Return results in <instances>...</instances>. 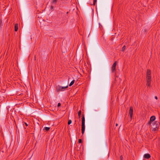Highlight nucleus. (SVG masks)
<instances>
[{
  "mask_svg": "<svg viewBox=\"0 0 160 160\" xmlns=\"http://www.w3.org/2000/svg\"><path fill=\"white\" fill-rule=\"evenodd\" d=\"M50 129V128L48 127H45L44 128V130H46V131H48Z\"/></svg>",
  "mask_w": 160,
  "mask_h": 160,
  "instance_id": "nucleus-16",
  "label": "nucleus"
},
{
  "mask_svg": "<svg viewBox=\"0 0 160 160\" xmlns=\"http://www.w3.org/2000/svg\"><path fill=\"white\" fill-rule=\"evenodd\" d=\"M52 3L53 4H55L57 2V0H52Z\"/></svg>",
  "mask_w": 160,
  "mask_h": 160,
  "instance_id": "nucleus-14",
  "label": "nucleus"
},
{
  "mask_svg": "<svg viewBox=\"0 0 160 160\" xmlns=\"http://www.w3.org/2000/svg\"><path fill=\"white\" fill-rule=\"evenodd\" d=\"M147 81H151V76H147Z\"/></svg>",
  "mask_w": 160,
  "mask_h": 160,
  "instance_id": "nucleus-9",
  "label": "nucleus"
},
{
  "mask_svg": "<svg viewBox=\"0 0 160 160\" xmlns=\"http://www.w3.org/2000/svg\"><path fill=\"white\" fill-rule=\"evenodd\" d=\"M18 29V24H16L15 25V31H17Z\"/></svg>",
  "mask_w": 160,
  "mask_h": 160,
  "instance_id": "nucleus-12",
  "label": "nucleus"
},
{
  "mask_svg": "<svg viewBox=\"0 0 160 160\" xmlns=\"http://www.w3.org/2000/svg\"><path fill=\"white\" fill-rule=\"evenodd\" d=\"M151 71L149 69H148L147 71V76H151Z\"/></svg>",
  "mask_w": 160,
  "mask_h": 160,
  "instance_id": "nucleus-8",
  "label": "nucleus"
},
{
  "mask_svg": "<svg viewBox=\"0 0 160 160\" xmlns=\"http://www.w3.org/2000/svg\"><path fill=\"white\" fill-rule=\"evenodd\" d=\"M117 65V61H115L113 64L112 68V72H114L116 71V67Z\"/></svg>",
  "mask_w": 160,
  "mask_h": 160,
  "instance_id": "nucleus-3",
  "label": "nucleus"
},
{
  "mask_svg": "<svg viewBox=\"0 0 160 160\" xmlns=\"http://www.w3.org/2000/svg\"><path fill=\"white\" fill-rule=\"evenodd\" d=\"M120 159H121V160H122V156H120Z\"/></svg>",
  "mask_w": 160,
  "mask_h": 160,
  "instance_id": "nucleus-23",
  "label": "nucleus"
},
{
  "mask_svg": "<svg viewBox=\"0 0 160 160\" xmlns=\"http://www.w3.org/2000/svg\"><path fill=\"white\" fill-rule=\"evenodd\" d=\"M84 132L82 131V134L83 135L84 133Z\"/></svg>",
  "mask_w": 160,
  "mask_h": 160,
  "instance_id": "nucleus-25",
  "label": "nucleus"
},
{
  "mask_svg": "<svg viewBox=\"0 0 160 160\" xmlns=\"http://www.w3.org/2000/svg\"><path fill=\"white\" fill-rule=\"evenodd\" d=\"M152 125H151V126H152V128H153V129H154L155 130H157L158 129V122H153L152 123Z\"/></svg>",
  "mask_w": 160,
  "mask_h": 160,
  "instance_id": "nucleus-2",
  "label": "nucleus"
},
{
  "mask_svg": "<svg viewBox=\"0 0 160 160\" xmlns=\"http://www.w3.org/2000/svg\"><path fill=\"white\" fill-rule=\"evenodd\" d=\"M151 81H147V85L148 87L150 86Z\"/></svg>",
  "mask_w": 160,
  "mask_h": 160,
  "instance_id": "nucleus-10",
  "label": "nucleus"
},
{
  "mask_svg": "<svg viewBox=\"0 0 160 160\" xmlns=\"http://www.w3.org/2000/svg\"><path fill=\"white\" fill-rule=\"evenodd\" d=\"M155 119V116H152L150 118V121L148 122V124L151 125L152 124V123L153 122H154V120Z\"/></svg>",
  "mask_w": 160,
  "mask_h": 160,
  "instance_id": "nucleus-4",
  "label": "nucleus"
},
{
  "mask_svg": "<svg viewBox=\"0 0 160 160\" xmlns=\"http://www.w3.org/2000/svg\"><path fill=\"white\" fill-rule=\"evenodd\" d=\"M151 157V155L148 153H146L144 155L143 158L146 159H149Z\"/></svg>",
  "mask_w": 160,
  "mask_h": 160,
  "instance_id": "nucleus-6",
  "label": "nucleus"
},
{
  "mask_svg": "<svg viewBox=\"0 0 160 160\" xmlns=\"http://www.w3.org/2000/svg\"><path fill=\"white\" fill-rule=\"evenodd\" d=\"M126 48V46L125 45L122 48V51H123V52L124 51Z\"/></svg>",
  "mask_w": 160,
  "mask_h": 160,
  "instance_id": "nucleus-15",
  "label": "nucleus"
},
{
  "mask_svg": "<svg viewBox=\"0 0 160 160\" xmlns=\"http://www.w3.org/2000/svg\"><path fill=\"white\" fill-rule=\"evenodd\" d=\"M53 9V6H52V5H51L50 6V9L51 10H52Z\"/></svg>",
  "mask_w": 160,
  "mask_h": 160,
  "instance_id": "nucleus-20",
  "label": "nucleus"
},
{
  "mask_svg": "<svg viewBox=\"0 0 160 160\" xmlns=\"http://www.w3.org/2000/svg\"><path fill=\"white\" fill-rule=\"evenodd\" d=\"M61 106V103H58V107H59Z\"/></svg>",
  "mask_w": 160,
  "mask_h": 160,
  "instance_id": "nucleus-22",
  "label": "nucleus"
},
{
  "mask_svg": "<svg viewBox=\"0 0 160 160\" xmlns=\"http://www.w3.org/2000/svg\"><path fill=\"white\" fill-rule=\"evenodd\" d=\"M133 108L132 107H130L129 109V115L130 116V117L131 118L132 115H133Z\"/></svg>",
  "mask_w": 160,
  "mask_h": 160,
  "instance_id": "nucleus-5",
  "label": "nucleus"
},
{
  "mask_svg": "<svg viewBox=\"0 0 160 160\" xmlns=\"http://www.w3.org/2000/svg\"><path fill=\"white\" fill-rule=\"evenodd\" d=\"M81 114V110H80L78 112V115L79 117V118H80V115Z\"/></svg>",
  "mask_w": 160,
  "mask_h": 160,
  "instance_id": "nucleus-17",
  "label": "nucleus"
},
{
  "mask_svg": "<svg viewBox=\"0 0 160 160\" xmlns=\"http://www.w3.org/2000/svg\"><path fill=\"white\" fill-rule=\"evenodd\" d=\"M99 27L100 26H101L102 27V26L100 25V23H99Z\"/></svg>",
  "mask_w": 160,
  "mask_h": 160,
  "instance_id": "nucleus-29",
  "label": "nucleus"
},
{
  "mask_svg": "<svg viewBox=\"0 0 160 160\" xmlns=\"http://www.w3.org/2000/svg\"><path fill=\"white\" fill-rule=\"evenodd\" d=\"M78 142H79V143H82V140H81V139H79V141H78Z\"/></svg>",
  "mask_w": 160,
  "mask_h": 160,
  "instance_id": "nucleus-21",
  "label": "nucleus"
},
{
  "mask_svg": "<svg viewBox=\"0 0 160 160\" xmlns=\"http://www.w3.org/2000/svg\"><path fill=\"white\" fill-rule=\"evenodd\" d=\"M74 82H75V80H74L72 81H71V82H70V83L69 84V86L70 87V86H72L74 84Z\"/></svg>",
  "mask_w": 160,
  "mask_h": 160,
  "instance_id": "nucleus-13",
  "label": "nucleus"
},
{
  "mask_svg": "<svg viewBox=\"0 0 160 160\" xmlns=\"http://www.w3.org/2000/svg\"><path fill=\"white\" fill-rule=\"evenodd\" d=\"M85 129V125H82V131L84 132Z\"/></svg>",
  "mask_w": 160,
  "mask_h": 160,
  "instance_id": "nucleus-11",
  "label": "nucleus"
},
{
  "mask_svg": "<svg viewBox=\"0 0 160 160\" xmlns=\"http://www.w3.org/2000/svg\"><path fill=\"white\" fill-rule=\"evenodd\" d=\"M96 1H97L96 0H93V5H95L96 2Z\"/></svg>",
  "mask_w": 160,
  "mask_h": 160,
  "instance_id": "nucleus-19",
  "label": "nucleus"
},
{
  "mask_svg": "<svg viewBox=\"0 0 160 160\" xmlns=\"http://www.w3.org/2000/svg\"><path fill=\"white\" fill-rule=\"evenodd\" d=\"M71 123H72V121H71V120H69L68 121V124L69 125L70 124H71Z\"/></svg>",
  "mask_w": 160,
  "mask_h": 160,
  "instance_id": "nucleus-18",
  "label": "nucleus"
},
{
  "mask_svg": "<svg viewBox=\"0 0 160 160\" xmlns=\"http://www.w3.org/2000/svg\"><path fill=\"white\" fill-rule=\"evenodd\" d=\"M85 118L84 115H83L82 118V125H85Z\"/></svg>",
  "mask_w": 160,
  "mask_h": 160,
  "instance_id": "nucleus-7",
  "label": "nucleus"
},
{
  "mask_svg": "<svg viewBox=\"0 0 160 160\" xmlns=\"http://www.w3.org/2000/svg\"><path fill=\"white\" fill-rule=\"evenodd\" d=\"M2 25L1 23H0V27H1V26Z\"/></svg>",
  "mask_w": 160,
  "mask_h": 160,
  "instance_id": "nucleus-28",
  "label": "nucleus"
},
{
  "mask_svg": "<svg viewBox=\"0 0 160 160\" xmlns=\"http://www.w3.org/2000/svg\"><path fill=\"white\" fill-rule=\"evenodd\" d=\"M68 86L67 85L66 86L62 87L60 86H58L56 87V91L57 92H59L64 91L68 88Z\"/></svg>",
  "mask_w": 160,
  "mask_h": 160,
  "instance_id": "nucleus-1",
  "label": "nucleus"
},
{
  "mask_svg": "<svg viewBox=\"0 0 160 160\" xmlns=\"http://www.w3.org/2000/svg\"><path fill=\"white\" fill-rule=\"evenodd\" d=\"M118 124L117 123H116V126H118Z\"/></svg>",
  "mask_w": 160,
  "mask_h": 160,
  "instance_id": "nucleus-27",
  "label": "nucleus"
},
{
  "mask_svg": "<svg viewBox=\"0 0 160 160\" xmlns=\"http://www.w3.org/2000/svg\"><path fill=\"white\" fill-rule=\"evenodd\" d=\"M25 124L26 126H28V124L26 123L25 122Z\"/></svg>",
  "mask_w": 160,
  "mask_h": 160,
  "instance_id": "nucleus-26",
  "label": "nucleus"
},
{
  "mask_svg": "<svg viewBox=\"0 0 160 160\" xmlns=\"http://www.w3.org/2000/svg\"><path fill=\"white\" fill-rule=\"evenodd\" d=\"M155 98L156 99H157V98H158L157 96H155Z\"/></svg>",
  "mask_w": 160,
  "mask_h": 160,
  "instance_id": "nucleus-24",
  "label": "nucleus"
}]
</instances>
